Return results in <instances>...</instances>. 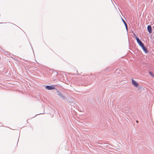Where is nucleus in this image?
Listing matches in <instances>:
<instances>
[{"label":"nucleus","mask_w":154,"mask_h":154,"mask_svg":"<svg viewBox=\"0 0 154 154\" xmlns=\"http://www.w3.org/2000/svg\"><path fill=\"white\" fill-rule=\"evenodd\" d=\"M122 21L123 23H124V22H125V21L124 20L122 17Z\"/></svg>","instance_id":"nucleus-12"},{"label":"nucleus","mask_w":154,"mask_h":154,"mask_svg":"<svg viewBox=\"0 0 154 154\" xmlns=\"http://www.w3.org/2000/svg\"><path fill=\"white\" fill-rule=\"evenodd\" d=\"M133 34H134V35L135 36V39H136V37H138L136 36V35L134 33Z\"/></svg>","instance_id":"nucleus-11"},{"label":"nucleus","mask_w":154,"mask_h":154,"mask_svg":"<svg viewBox=\"0 0 154 154\" xmlns=\"http://www.w3.org/2000/svg\"><path fill=\"white\" fill-rule=\"evenodd\" d=\"M132 84L136 87H137L139 86L138 83L133 79H132Z\"/></svg>","instance_id":"nucleus-3"},{"label":"nucleus","mask_w":154,"mask_h":154,"mask_svg":"<svg viewBox=\"0 0 154 154\" xmlns=\"http://www.w3.org/2000/svg\"><path fill=\"white\" fill-rule=\"evenodd\" d=\"M57 94L59 96L60 98H62L63 100H67L66 97L63 95V94L61 93V92L56 89Z\"/></svg>","instance_id":"nucleus-1"},{"label":"nucleus","mask_w":154,"mask_h":154,"mask_svg":"<svg viewBox=\"0 0 154 154\" xmlns=\"http://www.w3.org/2000/svg\"><path fill=\"white\" fill-rule=\"evenodd\" d=\"M124 24L125 25L126 30H127V31H128V25H127V24L125 22H124Z\"/></svg>","instance_id":"nucleus-7"},{"label":"nucleus","mask_w":154,"mask_h":154,"mask_svg":"<svg viewBox=\"0 0 154 154\" xmlns=\"http://www.w3.org/2000/svg\"><path fill=\"white\" fill-rule=\"evenodd\" d=\"M124 24L125 25L126 30H127V31H128V25H127V24L125 22H124Z\"/></svg>","instance_id":"nucleus-8"},{"label":"nucleus","mask_w":154,"mask_h":154,"mask_svg":"<svg viewBox=\"0 0 154 154\" xmlns=\"http://www.w3.org/2000/svg\"><path fill=\"white\" fill-rule=\"evenodd\" d=\"M136 122L137 123H138V121L137 120H136Z\"/></svg>","instance_id":"nucleus-13"},{"label":"nucleus","mask_w":154,"mask_h":154,"mask_svg":"<svg viewBox=\"0 0 154 154\" xmlns=\"http://www.w3.org/2000/svg\"><path fill=\"white\" fill-rule=\"evenodd\" d=\"M136 40H137V43L140 47H141L142 46L144 45L143 43L140 41V40L138 37H136Z\"/></svg>","instance_id":"nucleus-2"},{"label":"nucleus","mask_w":154,"mask_h":154,"mask_svg":"<svg viewBox=\"0 0 154 154\" xmlns=\"http://www.w3.org/2000/svg\"><path fill=\"white\" fill-rule=\"evenodd\" d=\"M147 29L149 33H151L152 32V29L151 25H149L147 26Z\"/></svg>","instance_id":"nucleus-5"},{"label":"nucleus","mask_w":154,"mask_h":154,"mask_svg":"<svg viewBox=\"0 0 154 154\" xmlns=\"http://www.w3.org/2000/svg\"><path fill=\"white\" fill-rule=\"evenodd\" d=\"M143 51L146 53H147L148 52L147 48L145 47V46L143 45L141 47Z\"/></svg>","instance_id":"nucleus-6"},{"label":"nucleus","mask_w":154,"mask_h":154,"mask_svg":"<svg viewBox=\"0 0 154 154\" xmlns=\"http://www.w3.org/2000/svg\"><path fill=\"white\" fill-rule=\"evenodd\" d=\"M91 83H88V85H85V86H87L88 85H90L91 84Z\"/></svg>","instance_id":"nucleus-10"},{"label":"nucleus","mask_w":154,"mask_h":154,"mask_svg":"<svg viewBox=\"0 0 154 154\" xmlns=\"http://www.w3.org/2000/svg\"><path fill=\"white\" fill-rule=\"evenodd\" d=\"M149 73L150 75H151L152 77L154 78V75L152 73V72L149 71Z\"/></svg>","instance_id":"nucleus-9"},{"label":"nucleus","mask_w":154,"mask_h":154,"mask_svg":"<svg viewBox=\"0 0 154 154\" xmlns=\"http://www.w3.org/2000/svg\"><path fill=\"white\" fill-rule=\"evenodd\" d=\"M45 88L48 90H52L55 89V88L53 86H51L50 85H47L45 87Z\"/></svg>","instance_id":"nucleus-4"}]
</instances>
